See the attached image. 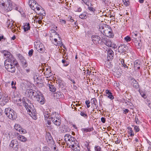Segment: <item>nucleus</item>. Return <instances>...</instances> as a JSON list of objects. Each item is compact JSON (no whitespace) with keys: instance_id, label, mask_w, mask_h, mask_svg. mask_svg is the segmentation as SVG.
<instances>
[{"instance_id":"nucleus-1","label":"nucleus","mask_w":151,"mask_h":151,"mask_svg":"<svg viewBox=\"0 0 151 151\" xmlns=\"http://www.w3.org/2000/svg\"><path fill=\"white\" fill-rule=\"evenodd\" d=\"M99 31L101 33L107 37H113L114 34L112 32V30L109 26L106 25H101L100 26Z\"/></svg>"},{"instance_id":"nucleus-2","label":"nucleus","mask_w":151,"mask_h":151,"mask_svg":"<svg viewBox=\"0 0 151 151\" xmlns=\"http://www.w3.org/2000/svg\"><path fill=\"white\" fill-rule=\"evenodd\" d=\"M0 6L6 12L11 11L13 7L10 0H0Z\"/></svg>"},{"instance_id":"nucleus-3","label":"nucleus","mask_w":151,"mask_h":151,"mask_svg":"<svg viewBox=\"0 0 151 151\" xmlns=\"http://www.w3.org/2000/svg\"><path fill=\"white\" fill-rule=\"evenodd\" d=\"M64 140L67 146L70 147L71 146H74L75 142H78L76 139L69 134H66L64 136Z\"/></svg>"},{"instance_id":"nucleus-4","label":"nucleus","mask_w":151,"mask_h":151,"mask_svg":"<svg viewBox=\"0 0 151 151\" xmlns=\"http://www.w3.org/2000/svg\"><path fill=\"white\" fill-rule=\"evenodd\" d=\"M35 93L34 99L39 102L41 104H44L45 103V101L42 94L39 91H37L36 93Z\"/></svg>"},{"instance_id":"nucleus-5","label":"nucleus","mask_w":151,"mask_h":151,"mask_svg":"<svg viewBox=\"0 0 151 151\" xmlns=\"http://www.w3.org/2000/svg\"><path fill=\"white\" fill-rule=\"evenodd\" d=\"M4 64L5 68L8 71L12 73L15 72L16 70L15 66L11 64L9 61L5 60L4 62Z\"/></svg>"},{"instance_id":"nucleus-6","label":"nucleus","mask_w":151,"mask_h":151,"mask_svg":"<svg viewBox=\"0 0 151 151\" xmlns=\"http://www.w3.org/2000/svg\"><path fill=\"white\" fill-rule=\"evenodd\" d=\"M92 40L93 42L95 44H98L102 42L101 38L99 36L97 35H93L91 37Z\"/></svg>"},{"instance_id":"nucleus-7","label":"nucleus","mask_w":151,"mask_h":151,"mask_svg":"<svg viewBox=\"0 0 151 151\" xmlns=\"http://www.w3.org/2000/svg\"><path fill=\"white\" fill-rule=\"evenodd\" d=\"M45 137L47 142L49 144H50L52 145L54 144V141L53 140L49 132L47 133Z\"/></svg>"},{"instance_id":"nucleus-8","label":"nucleus","mask_w":151,"mask_h":151,"mask_svg":"<svg viewBox=\"0 0 151 151\" xmlns=\"http://www.w3.org/2000/svg\"><path fill=\"white\" fill-rule=\"evenodd\" d=\"M6 60H7L9 61L13 65H14L16 67H18L19 66V65L17 62V61L13 57V56L12 55L11 57H10V58L8 59H7Z\"/></svg>"},{"instance_id":"nucleus-9","label":"nucleus","mask_w":151,"mask_h":151,"mask_svg":"<svg viewBox=\"0 0 151 151\" xmlns=\"http://www.w3.org/2000/svg\"><path fill=\"white\" fill-rule=\"evenodd\" d=\"M102 42H104L106 46L110 47H113V45L111 41L105 38L102 37Z\"/></svg>"},{"instance_id":"nucleus-10","label":"nucleus","mask_w":151,"mask_h":151,"mask_svg":"<svg viewBox=\"0 0 151 151\" xmlns=\"http://www.w3.org/2000/svg\"><path fill=\"white\" fill-rule=\"evenodd\" d=\"M36 91L32 89L28 90L27 92L29 97L31 99H32L33 97L34 98L35 95V93H36Z\"/></svg>"},{"instance_id":"nucleus-11","label":"nucleus","mask_w":151,"mask_h":151,"mask_svg":"<svg viewBox=\"0 0 151 151\" xmlns=\"http://www.w3.org/2000/svg\"><path fill=\"white\" fill-rule=\"evenodd\" d=\"M1 52L3 53L6 58L9 59L11 57L12 55L11 54L10 52L7 50H3L1 51Z\"/></svg>"},{"instance_id":"nucleus-12","label":"nucleus","mask_w":151,"mask_h":151,"mask_svg":"<svg viewBox=\"0 0 151 151\" xmlns=\"http://www.w3.org/2000/svg\"><path fill=\"white\" fill-rule=\"evenodd\" d=\"M17 114H5L6 116L9 119L12 120L16 119L17 117Z\"/></svg>"},{"instance_id":"nucleus-13","label":"nucleus","mask_w":151,"mask_h":151,"mask_svg":"<svg viewBox=\"0 0 151 151\" xmlns=\"http://www.w3.org/2000/svg\"><path fill=\"white\" fill-rule=\"evenodd\" d=\"M10 147L13 148L14 149H15L16 148H18V144L17 142L16 141L14 140H12L10 144Z\"/></svg>"},{"instance_id":"nucleus-14","label":"nucleus","mask_w":151,"mask_h":151,"mask_svg":"<svg viewBox=\"0 0 151 151\" xmlns=\"http://www.w3.org/2000/svg\"><path fill=\"white\" fill-rule=\"evenodd\" d=\"M36 50L40 52L43 53L44 52L45 48L42 44H41L40 46L36 49Z\"/></svg>"},{"instance_id":"nucleus-15","label":"nucleus","mask_w":151,"mask_h":151,"mask_svg":"<svg viewBox=\"0 0 151 151\" xmlns=\"http://www.w3.org/2000/svg\"><path fill=\"white\" fill-rule=\"evenodd\" d=\"M125 45L121 44L118 48V52L120 53L123 52L124 51L125 49L124 48L125 47Z\"/></svg>"},{"instance_id":"nucleus-16","label":"nucleus","mask_w":151,"mask_h":151,"mask_svg":"<svg viewBox=\"0 0 151 151\" xmlns=\"http://www.w3.org/2000/svg\"><path fill=\"white\" fill-rule=\"evenodd\" d=\"M74 146H71L72 148V149L74 151H80V148L79 146L78 145L77 142H75L74 145Z\"/></svg>"},{"instance_id":"nucleus-17","label":"nucleus","mask_w":151,"mask_h":151,"mask_svg":"<svg viewBox=\"0 0 151 151\" xmlns=\"http://www.w3.org/2000/svg\"><path fill=\"white\" fill-rule=\"evenodd\" d=\"M132 84L134 87L138 88H139V86L138 82L134 79H132Z\"/></svg>"},{"instance_id":"nucleus-18","label":"nucleus","mask_w":151,"mask_h":151,"mask_svg":"<svg viewBox=\"0 0 151 151\" xmlns=\"http://www.w3.org/2000/svg\"><path fill=\"white\" fill-rule=\"evenodd\" d=\"M113 52L111 50H109L107 52V58L109 57L110 59H113Z\"/></svg>"},{"instance_id":"nucleus-19","label":"nucleus","mask_w":151,"mask_h":151,"mask_svg":"<svg viewBox=\"0 0 151 151\" xmlns=\"http://www.w3.org/2000/svg\"><path fill=\"white\" fill-rule=\"evenodd\" d=\"M9 97L8 96H4L3 97L1 101L3 102L4 105H5L9 102Z\"/></svg>"},{"instance_id":"nucleus-20","label":"nucleus","mask_w":151,"mask_h":151,"mask_svg":"<svg viewBox=\"0 0 151 151\" xmlns=\"http://www.w3.org/2000/svg\"><path fill=\"white\" fill-rule=\"evenodd\" d=\"M134 66L135 67L137 68L138 69L140 68V63L138 60H137L134 62Z\"/></svg>"},{"instance_id":"nucleus-21","label":"nucleus","mask_w":151,"mask_h":151,"mask_svg":"<svg viewBox=\"0 0 151 151\" xmlns=\"http://www.w3.org/2000/svg\"><path fill=\"white\" fill-rule=\"evenodd\" d=\"M37 2L35 0H29L28 2V4L31 8Z\"/></svg>"},{"instance_id":"nucleus-22","label":"nucleus","mask_w":151,"mask_h":151,"mask_svg":"<svg viewBox=\"0 0 151 151\" xmlns=\"http://www.w3.org/2000/svg\"><path fill=\"white\" fill-rule=\"evenodd\" d=\"M17 138L19 140L22 142H25L27 141L26 138L23 136L20 135L18 136Z\"/></svg>"},{"instance_id":"nucleus-23","label":"nucleus","mask_w":151,"mask_h":151,"mask_svg":"<svg viewBox=\"0 0 151 151\" xmlns=\"http://www.w3.org/2000/svg\"><path fill=\"white\" fill-rule=\"evenodd\" d=\"M5 113H12L14 112V110L10 108L9 107L5 109Z\"/></svg>"},{"instance_id":"nucleus-24","label":"nucleus","mask_w":151,"mask_h":151,"mask_svg":"<svg viewBox=\"0 0 151 151\" xmlns=\"http://www.w3.org/2000/svg\"><path fill=\"white\" fill-rule=\"evenodd\" d=\"M48 86L49 87L50 91L51 92H53L55 91L56 89L53 85L49 84Z\"/></svg>"},{"instance_id":"nucleus-25","label":"nucleus","mask_w":151,"mask_h":151,"mask_svg":"<svg viewBox=\"0 0 151 151\" xmlns=\"http://www.w3.org/2000/svg\"><path fill=\"white\" fill-rule=\"evenodd\" d=\"M23 29L24 32H26L27 31L30 29L29 24V23H26L25 25L24 26Z\"/></svg>"},{"instance_id":"nucleus-26","label":"nucleus","mask_w":151,"mask_h":151,"mask_svg":"<svg viewBox=\"0 0 151 151\" xmlns=\"http://www.w3.org/2000/svg\"><path fill=\"white\" fill-rule=\"evenodd\" d=\"M134 141L135 142H134V144H135L134 145L135 146V147H140L139 146H141V145L139 142L138 138H135Z\"/></svg>"},{"instance_id":"nucleus-27","label":"nucleus","mask_w":151,"mask_h":151,"mask_svg":"<svg viewBox=\"0 0 151 151\" xmlns=\"http://www.w3.org/2000/svg\"><path fill=\"white\" fill-rule=\"evenodd\" d=\"M21 127L20 125L17 124H15L14 126V128L16 130L19 131L20 133H21L20 130Z\"/></svg>"},{"instance_id":"nucleus-28","label":"nucleus","mask_w":151,"mask_h":151,"mask_svg":"<svg viewBox=\"0 0 151 151\" xmlns=\"http://www.w3.org/2000/svg\"><path fill=\"white\" fill-rule=\"evenodd\" d=\"M41 44H42V43L39 41L37 40L35 42H34L35 47L36 49L38 47L40 46Z\"/></svg>"},{"instance_id":"nucleus-29","label":"nucleus","mask_w":151,"mask_h":151,"mask_svg":"<svg viewBox=\"0 0 151 151\" xmlns=\"http://www.w3.org/2000/svg\"><path fill=\"white\" fill-rule=\"evenodd\" d=\"M79 17L82 19H86V13L85 12L79 15Z\"/></svg>"},{"instance_id":"nucleus-30","label":"nucleus","mask_w":151,"mask_h":151,"mask_svg":"<svg viewBox=\"0 0 151 151\" xmlns=\"http://www.w3.org/2000/svg\"><path fill=\"white\" fill-rule=\"evenodd\" d=\"M21 62L22 63V64L23 65V66L24 67L26 68L27 67V62L26 60L25 59L23 60Z\"/></svg>"},{"instance_id":"nucleus-31","label":"nucleus","mask_w":151,"mask_h":151,"mask_svg":"<svg viewBox=\"0 0 151 151\" xmlns=\"http://www.w3.org/2000/svg\"><path fill=\"white\" fill-rule=\"evenodd\" d=\"M127 129L129 130V133L130 134V135L131 136H133L134 134L133 133V131L132 130V129L131 127H128Z\"/></svg>"},{"instance_id":"nucleus-32","label":"nucleus","mask_w":151,"mask_h":151,"mask_svg":"<svg viewBox=\"0 0 151 151\" xmlns=\"http://www.w3.org/2000/svg\"><path fill=\"white\" fill-rule=\"evenodd\" d=\"M88 9L91 12L94 13V12L96 11L95 8H94L91 6H88Z\"/></svg>"},{"instance_id":"nucleus-33","label":"nucleus","mask_w":151,"mask_h":151,"mask_svg":"<svg viewBox=\"0 0 151 151\" xmlns=\"http://www.w3.org/2000/svg\"><path fill=\"white\" fill-rule=\"evenodd\" d=\"M34 120H36L37 118V116L36 114H28Z\"/></svg>"},{"instance_id":"nucleus-34","label":"nucleus","mask_w":151,"mask_h":151,"mask_svg":"<svg viewBox=\"0 0 151 151\" xmlns=\"http://www.w3.org/2000/svg\"><path fill=\"white\" fill-rule=\"evenodd\" d=\"M62 63H63V65L65 66H66L68 65L69 64V62L68 61H66L65 60H64V59H63L62 61Z\"/></svg>"},{"instance_id":"nucleus-35","label":"nucleus","mask_w":151,"mask_h":151,"mask_svg":"<svg viewBox=\"0 0 151 151\" xmlns=\"http://www.w3.org/2000/svg\"><path fill=\"white\" fill-rule=\"evenodd\" d=\"M93 129V127L91 128H86L83 129V130L85 132H90L92 131Z\"/></svg>"},{"instance_id":"nucleus-36","label":"nucleus","mask_w":151,"mask_h":151,"mask_svg":"<svg viewBox=\"0 0 151 151\" xmlns=\"http://www.w3.org/2000/svg\"><path fill=\"white\" fill-rule=\"evenodd\" d=\"M123 2L124 3V4L126 6H128L129 4V0H123Z\"/></svg>"},{"instance_id":"nucleus-37","label":"nucleus","mask_w":151,"mask_h":151,"mask_svg":"<svg viewBox=\"0 0 151 151\" xmlns=\"http://www.w3.org/2000/svg\"><path fill=\"white\" fill-rule=\"evenodd\" d=\"M106 96L108 97V98L110 99L111 100L113 99L114 98V97L112 93H111V94H109L106 95Z\"/></svg>"},{"instance_id":"nucleus-38","label":"nucleus","mask_w":151,"mask_h":151,"mask_svg":"<svg viewBox=\"0 0 151 151\" xmlns=\"http://www.w3.org/2000/svg\"><path fill=\"white\" fill-rule=\"evenodd\" d=\"M133 126L134 127V130L136 132H137L139 131L140 129L139 126L134 125Z\"/></svg>"},{"instance_id":"nucleus-39","label":"nucleus","mask_w":151,"mask_h":151,"mask_svg":"<svg viewBox=\"0 0 151 151\" xmlns=\"http://www.w3.org/2000/svg\"><path fill=\"white\" fill-rule=\"evenodd\" d=\"M18 57L21 61L25 59L24 57L20 54L18 55Z\"/></svg>"},{"instance_id":"nucleus-40","label":"nucleus","mask_w":151,"mask_h":151,"mask_svg":"<svg viewBox=\"0 0 151 151\" xmlns=\"http://www.w3.org/2000/svg\"><path fill=\"white\" fill-rule=\"evenodd\" d=\"M95 151H101V148L98 146L95 147Z\"/></svg>"},{"instance_id":"nucleus-41","label":"nucleus","mask_w":151,"mask_h":151,"mask_svg":"<svg viewBox=\"0 0 151 151\" xmlns=\"http://www.w3.org/2000/svg\"><path fill=\"white\" fill-rule=\"evenodd\" d=\"M7 27L8 28L13 29V28L14 27L13 24L12 23H10V22L9 24L7 26Z\"/></svg>"},{"instance_id":"nucleus-42","label":"nucleus","mask_w":151,"mask_h":151,"mask_svg":"<svg viewBox=\"0 0 151 151\" xmlns=\"http://www.w3.org/2000/svg\"><path fill=\"white\" fill-rule=\"evenodd\" d=\"M124 40L127 42H129L131 41V39L129 36H127L124 38Z\"/></svg>"},{"instance_id":"nucleus-43","label":"nucleus","mask_w":151,"mask_h":151,"mask_svg":"<svg viewBox=\"0 0 151 151\" xmlns=\"http://www.w3.org/2000/svg\"><path fill=\"white\" fill-rule=\"evenodd\" d=\"M97 102L96 99L94 98L92 99L91 100V103L92 104H94L95 105L96 104V103Z\"/></svg>"},{"instance_id":"nucleus-44","label":"nucleus","mask_w":151,"mask_h":151,"mask_svg":"<svg viewBox=\"0 0 151 151\" xmlns=\"http://www.w3.org/2000/svg\"><path fill=\"white\" fill-rule=\"evenodd\" d=\"M140 93L141 96L144 99H146L147 98V96L143 92H140Z\"/></svg>"},{"instance_id":"nucleus-45","label":"nucleus","mask_w":151,"mask_h":151,"mask_svg":"<svg viewBox=\"0 0 151 151\" xmlns=\"http://www.w3.org/2000/svg\"><path fill=\"white\" fill-rule=\"evenodd\" d=\"M34 50L32 49H31L28 52V55L29 56L31 57L33 54Z\"/></svg>"},{"instance_id":"nucleus-46","label":"nucleus","mask_w":151,"mask_h":151,"mask_svg":"<svg viewBox=\"0 0 151 151\" xmlns=\"http://www.w3.org/2000/svg\"><path fill=\"white\" fill-rule=\"evenodd\" d=\"M135 45L138 48H139L140 47L141 44L139 43V42H136Z\"/></svg>"},{"instance_id":"nucleus-47","label":"nucleus","mask_w":151,"mask_h":151,"mask_svg":"<svg viewBox=\"0 0 151 151\" xmlns=\"http://www.w3.org/2000/svg\"><path fill=\"white\" fill-rule=\"evenodd\" d=\"M86 104V105L87 106L88 108H89L90 106V101L89 100H86L85 101Z\"/></svg>"},{"instance_id":"nucleus-48","label":"nucleus","mask_w":151,"mask_h":151,"mask_svg":"<svg viewBox=\"0 0 151 151\" xmlns=\"http://www.w3.org/2000/svg\"><path fill=\"white\" fill-rule=\"evenodd\" d=\"M23 104H24V106L25 107V108L27 109V110L28 111L27 109V107L28 106V104L25 101L24 102L23 100Z\"/></svg>"},{"instance_id":"nucleus-49","label":"nucleus","mask_w":151,"mask_h":151,"mask_svg":"<svg viewBox=\"0 0 151 151\" xmlns=\"http://www.w3.org/2000/svg\"><path fill=\"white\" fill-rule=\"evenodd\" d=\"M60 121V120L59 119H58V122H54V124L57 126H59L61 124Z\"/></svg>"},{"instance_id":"nucleus-50","label":"nucleus","mask_w":151,"mask_h":151,"mask_svg":"<svg viewBox=\"0 0 151 151\" xmlns=\"http://www.w3.org/2000/svg\"><path fill=\"white\" fill-rule=\"evenodd\" d=\"M34 5H35L33 6L32 7V9L34 10H35L36 9V8H37V6H38V4H37V3Z\"/></svg>"},{"instance_id":"nucleus-51","label":"nucleus","mask_w":151,"mask_h":151,"mask_svg":"<svg viewBox=\"0 0 151 151\" xmlns=\"http://www.w3.org/2000/svg\"><path fill=\"white\" fill-rule=\"evenodd\" d=\"M135 122H136L137 124H139V121L138 118L137 116L135 117Z\"/></svg>"},{"instance_id":"nucleus-52","label":"nucleus","mask_w":151,"mask_h":151,"mask_svg":"<svg viewBox=\"0 0 151 151\" xmlns=\"http://www.w3.org/2000/svg\"><path fill=\"white\" fill-rule=\"evenodd\" d=\"M60 22L62 23V24H65L66 23V21L64 19H59Z\"/></svg>"},{"instance_id":"nucleus-53","label":"nucleus","mask_w":151,"mask_h":151,"mask_svg":"<svg viewBox=\"0 0 151 151\" xmlns=\"http://www.w3.org/2000/svg\"><path fill=\"white\" fill-rule=\"evenodd\" d=\"M47 121V124L48 125L47 126V127H51V126H50V125H51V122L50 121V120H48Z\"/></svg>"},{"instance_id":"nucleus-54","label":"nucleus","mask_w":151,"mask_h":151,"mask_svg":"<svg viewBox=\"0 0 151 151\" xmlns=\"http://www.w3.org/2000/svg\"><path fill=\"white\" fill-rule=\"evenodd\" d=\"M101 121L102 123H104L106 122L105 119L104 118L102 117L101 118Z\"/></svg>"},{"instance_id":"nucleus-55","label":"nucleus","mask_w":151,"mask_h":151,"mask_svg":"<svg viewBox=\"0 0 151 151\" xmlns=\"http://www.w3.org/2000/svg\"><path fill=\"white\" fill-rule=\"evenodd\" d=\"M145 103L147 105L150 103V100L148 99H147L145 101Z\"/></svg>"},{"instance_id":"nucleus-56","label":"nucleus","mask_w":151,"mask_h":151,"mask_svg":"<svg viewBox=\"0 0 151 151\" xmlns=\"http://www.w3.org/2000/svg\"><path fill=\"white\" fill-rule=\"evenodd\" d=\"M51 120L54 123V122H58V120L57 119H53L52 117H51Z\"/></svg>"},{"instance_id":"nucleus-57","label":"nucleus","mask_w":151,"mask_h":151,"mask_svg":"<svg viewBox=\"0 0 151 151\" xmlns=\"http://www.w3.org/2000/svg\"><path fill=\"white\" fill-rule=\"evenodd\" d=\"M123 112H125V113H127L129 112V110L127 109H124L123 110Z\"/></svg>"},{"instance_id":"nucleus-58","label":"nucleus","mask_w":151,"mask_h":151,"mask_svg":"<svg viewBox=\"0 0 151 151\" xmlns=\"http://www.w3.org/2000/svg\"><path fill=\"white\" fill-rule=\"evenodd\" d=\"M43 151H51L50 150L48 147H46L44 148Z\"/></svg>"},{"instance_id":"nucleus-59","label":"nucleus","mask_w":151,"mask_h":151,"mask_svg":"<svg viewBox=\"0 0 151 151\" xmlns=\"http://www.w3.org/2000/svg\"><path fill=\"white\" fill-rule=\"evenodd\" d=\"M126 104H127V105H129V106H131L132 105V104L129 101H128V102H126Z\"/></svg>"},{"instance_id":"nucleus-60","label":"nucleus","mask_w":151,"mask_h":151,"mask_svg":"<svg viewBox=\"0 0 151 151\" xmlns=\"http://www.w3.org/2000/svg\"><path fill=\"white\" fill-rule=\"evenodd\" d=\"M132 36H133V37L134 38H135V39H136V37L137 36V33H134L133 34V35H132Z\"/></svg>"},{"instance_id":"nucleus-61","label":"nucleus","mask_w":151,"mask_h":151,"mask_svg":"<svg viewBox=\"0 0 151 151\" xmlns=\"http://www.w3.org/2000/svg\"><path fill=\"white\" fill-rule=\"evenodd\" d=\"M81 116H83L86 118L87 117V116L86 114H81Z\"/></svg>"},{"instance_id":"nucleus-62","label":"nucleus","mask_w":151,"mask_h":151,"mask_svg":"<svg viewBox=\"0 0 151 151\" xmlns=\"http://www.w3.org/2000/svg\"><path fill=\"white\" fill-rule=\"evenodd\" d=\"M61 83H62V81H61V80L59 81H58L59 86H64V85L63 84L62 85H61Z\"/></svg>"},{"instance_id":"nucleus-63","label":"nucleus","mask_w":151,"mask_h":151,"mask_svg":"<svg viewBox=\"0 0 151 151\" xmlns=\"http://www.w3.org/2000/svg\"><path fill=\"white\" fill-rule=\"evenodd\" d=\"M106 93L107 94V95L109 94H111V92L110 91L108 90H106Z\"/></svg>"},{"instance_id":"nucleus-64","label":"nucleus","mask_w":151,"mask_h":151,"mask_svg":"<svg viewBox=\"0 0 151 151\" xmlns=\"http://www.w3.org/2000/svg\"><path fill=\"white\" fill-rule=\"evenodd\" d=\"M120 60L121 61V63L122 65V64L123 63H124V60L123 59H120Z\"/></svg>"}]
</instances>
